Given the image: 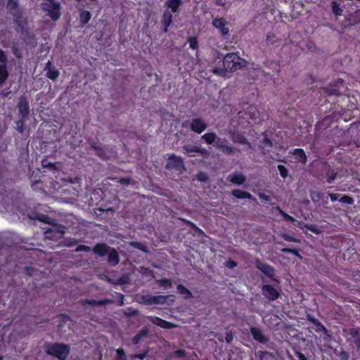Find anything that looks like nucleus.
Here are the masks:
<instances>
[{"label":"nucleus","instance_id":"32","mask_svg":"<svg viewBox=\"0 0 360 360\" xmlns=\"http://www.w3.org/2000/svg\"><path fill=\"white\" fill-rule=\"evenodd\" d=\"M340 200L347 204H352L353 202L352 199L349 196H343Z\"/></svg>","mask_w":360,"mask_h":360},{"label":"nucleus","instance_id":"52","mask_svg":"<svg viewBox=\"0 0 360 360\" xmlns=\"http://www.w3.org/2000/svg\"><path fill=\"white\" fill-rule=\"evenodd\" d=\"M0 360H3V358L0 356Z\"/></svg>","mask_w":360,"mask_h":360},{"label":"nucleus","instance_id":"29","mask_svg":"<svg viewBox=\"0 0 360 360\" xmlns=\"http://www.w3.org/2000/svg\"><path fill=\"white\" fill-rule=\"evenodd\" d=\"M189 46L192 49H196L198 47V41L195 38H190L189 40Z\"/></svg>","mask_w":360,"mask_h":360},{"label":"nucleus","instance_id":"34","mask_svg":"<svg viewBox=\"0 0 360 360\" xmlns=\"http://www.w3.org/2000/svg\"><path fill=\"white\" fill-rule=\"evenodd\" d=\"M165 297L163 296H158L154 297V302L156 303H163L165 302Z\"/></svg>","mask_w":360,"mask_h":360},{"label":"nucleus","instance_id":"26","mask_svg":"<svg viewBox=\"0 0 360 360\" xmlns=\"http://www.w3.org/2000/svg\"><path fill=\"white\" fill-rule=\"evenodd\" d=\"M58 75L59 72L55 69L49 68L46 72L47 77L53 80L56 79L58 77Z\"/></svg>","mask_w":360,"mask_h":360},{"label":"nucleus","instance_id":"46","mask_svg":"<svg viewBox=\"0 0 360 360\" xmlns=\"http://www.w3.org/2000/svg\"><path fill=\"white\" fill-rule=\"evenodd\" d=\"M213 72H214V74L221 75L223 71L221 70H219V69H214Z\"/></svg>","mask_w":360,"mask_h":360},{"label":"nucleus","instance_id":"39","mask_svg":"<svg viewBox=\"0 0 360 360\" xmlns=\"http://www.w3.org/2000/svg\"><path fill=\"white\" fill-rule=\"evenodd\" d=\"M17 127L18 129L20 132L22 131V127H23V122L22 121H18L17 122Z\"/></svg>","mask_w":360,"mask_h":360},{"label":"nucleus","instance_id":"19","mask_svg":"<svg viewBox=\"0 0 360 360\" xmlns=\"http://www.w3.org/2000/svg\"><path fill=\"white\" fill-rule=\"evenodd\" d=\"M181 4V0H167V5L172 13H176Z\"/></svg>","mask_w":360,"mask_h":360},{"label":"nucleus","instance_id":"3","mask_svg":"<svg viewBox=\"0 0 360 360\" xmlns=\"http://www.w3.org/2000/svg\"><path fill=\"white\" fill-rule=\"evenodd\" d=\"M41 6L43 10L47 12V15L50 16L53 20H56L59 18L60 13L58 3L56 2L54 0H44Z\"/></svg>","mask_w":360,"mask_h":360},{"label":"nucleus","instance_id":"25","mask_svg":"<svg viewBox=\"0 0 360 360\" xmlns=\"http://www.w3.org/2000/svg\"><path fill=\"white\" fill-rule=\"evenodd\" d=\"M231 137L235 143H238L241 144L246 143V139L243 137V135L238 133H233Z\"/></svg>","mask_w":360,"mask_h":360},{"label":"nucleus","instance_id":"21","mask_svg":"<svg viewBox=\"0 0 360 360\" xmlns=\"http://www.w3.org/2000/svg\"><path fill=\"white\" fill-rule=\"evenodd\" d=\"M108 261L112 264L115 265L118 263V255L115 250H109L108 252Z\"/></svg>","mask_w":360,"mask_h":360},{"label":"nucleus","instance_id":"2","mask_svg":"<svg viewBox=\"0 0 360 360\" xmlns=\"http://www.w3.org/2000/svg\"><path fill=\"white\" fill-rule=\"evenodd\" d=\"M223 65L226 70L232 72L244 66L245 60L235 53H230L224 57Z\"/></svg>","mask_w":360,"mask_h":360},{"label":"nucleus","instance_id":"24","mask_svg":"<svg viewBox=\"0 0 360 360\" xmlns=\"http://www.w3.org/2000/svg\"><path fill=\"white\" fill-rule=\"evenodd\" d=\"M91 19V13L86 11H82L79 15V20L82 23L86 24Z\"/></svg>","mask_w":360,"mask_h":360},{"label":"nucleus","instance_id":"43","mask_svg":"<svg viewBox=\"0 0 360 360\" xmlns=\"http://www.w3.org/2000/svg\"><path fill=\"white\" fill-rule=\"evenodd\" d=\"M120 182L121 184H129V179H121L120 180Z\"/></svg>","mask_w":360,"mask_h":360},{"label":"nucleus","instance_id":"47","mask_svg":"<svg viewBox=\"0 0 360 360\" xmlns=\"http://www.w3.org/2000/svg\"><path fill=\"white\" fill-rule=\"evenodd\" d=\"M77 250H84L87 251V250H89V248L87 247V246H82V247L79 248Z\"/></svg>","mask_w":360,"mask_h":360},{"label":"nucleus","instance_id":"28","mask_svg":"<svg viewBox=\"0 0 360 360\" xmlns=\"http://www.w3.org/2000/svg\"><path fill=\"white\" fill-rule=\"evenodd\" d=\"M177 290L179 293L184 295L185 297H188L191 295L190 292L186 288L181 285H178Z\"/></svg>","mask_w":360,"mask_h":360},{"label":"nucleus","instance_id":"6","mask_svg":"<svg viewBox=\"0 0 360 360\" xmlns=\"http://www.w3.org/2000/svg\"><path fill=\"white\" fill-rule=\"evenodd\" d=\"M212 25L215 28L219 30L221 34H227L229 33V27L227 22L223 18H216L212 21Z\"/></svg>","mask_w":360,"mask_h":360},{"label":"nucleus","instance_id":"9","mask_svg":"<svg viewBox=\"0 0 360 360\" xmlns=\"http://www.w3.org/2000/svg\"><path fill=\"white\" fill-rule=\"evenodd\" d=\"M150 321L158 326H160L162 328H174L175 327V326L169 322H167L166 321H164L158 317H156V316H151L149 318Z\"/></svg>","mask_w":360,"mask_h":360},{"label":"nucleus","instance_id":"35","mask_svg":"<svg viewBox=\"0 0 360 360\" xmlns=\"http://www.w3.org/2000/svg\"><path fill=\"white\" fill-rule=\"evenodd\" d=\"M146 335V333H140V334L136 335L134 338V340H133L135 344H137V343L139 342V341L140 338H141L143 335Z\"/></svg>","mask_w":360,"mask_h":360},{"label":"nucleus","instance_id":"16","mask_svg":"<svg viewBox=\"0 0 360 360\" xmlns=\"http://www.w3.org/2000/svg\"><path fill=\"white\" fill-rule=\"evenodd\" d=\"M172 18V14L170 11H165L163 15L162 24L165 26L164 32H167Z\"/></svg>","mask_w":360,"mask_h":360},{"label":"nucleus","instance_id":"38","mask_svg":"<svg viewBox=\"0 0 360 360\" xmlns=\"http://www.w3.org/2000/svg\"><path fill=\"white\" fill-rule=\"evenodd\" d=\"M198 179L201 181H205L207 179V175L204 173H200L198 174Z\"/></svg>","mask_w":360,"mask_h":360},{"label":"nucleus","instance_id":"13","mask_svg":"<svg viewBox=\"0 0 360 360\" xmlns=\"http://www.w3.org/2000/svg\"><path fill=\"white\" fill-rule=\"evenodd\" d=\"M225 142H226L225 140H222L221 139H217L215 140V141L214 143V146L215 147L221 148L223 150V152L229 153L232 151V149L231 147L227 146L225 144Z\"/></svg>","mask_w":360,"mask_h":360},{"label":"nucleus","instance_id":"40","mask_svg":"<svg viewBox=\"0 0 360 360\" xmlns=\"http://www.w3.org/2000/svg\"><path fill=\"white\" fill-rule=\"evenodd\" d=\"M146 356V354H140L131 356V359H134L135 358H139L141 359H143Z\"/></svg>","mask_w":360,"mask_h":360},{"label":"nucleus","instance_id":"42","mask_svg":"<svg viewBox=\"0 0 360 360\" xmlns=\"http://www.w3.org/2000/svg\"><path fill=\"white\" fill-rule=\"evenodd\" d=\"M264 148L267 147L269 146H271V143L269 139H266L265 137H264Z\"/></svg>","mask_w":360,"mask_h":360},{"label":"nucleus","instance_id":"27","mask_svg":"<svg viewBox=\"0 0 360 360\" xmlns=\"http://www.w3.org/2000/svg\"><path fill=\"white\" fill-rule=\"evenodd\" d=\"M116 353L117 356L115 360H127L125 353L122 349H117Z\"/></svg>","mask_w":360,"mask_h":360},{"label":"nucleus","instance_id":"12","mask_svg":"<svg viewBox=\"0 0 360 360\" xmlns=\"http://www.w3.org/2000/svg\"><path fill=\"white\" fill-rule=\"evenodd\" d=\"M251 333L256 340L262 343L266 341V337L262 334V331L259 328H252Z\"/></svg>","mask_w":360,"mask_h":360},{"label":"nucleus","instance_id":"51","mask_svg":"<svg viewBox=\"0 0 360 360\" xmlns=\"http://www.w3.org/2000/svg\"><path fill=\"white\" fill-rule=\"evenodd\" d=\"M311 230L312 231H314V232H316V230H315V229H311Z\"/></svg>","mask_w":360,"mask_h":360},{"label":"nucleus","instance_id":"15","mask_svg":"<svg viewBox=\"0 0 360 360\" xmlns=\"http://www.w3.org/2000/svg\"><path fill=\"white\" fill-rule=\"evenodd\" d=\"M18 108L20 113L25 117L29 112V105L27 101L24 98H21L18 103Z\"/></svg>","mask_w":360,"mask_h":360},{"label":"nucleus","instance_id":"23","mask_svg":"<svg viewBox=\"0 0 360 360\" xmlns=\"http://www.w3.org/2000/svg\"><path fill=\"white\" fill-rule=\"evenodd\" d=\"M233 195L237 198H250V194L246 191H243L240 190H234L232 192Z\"/></svg>","mask_w":360,"mask_h":360},{"label":"nucleus","instance_id":"44","mask_svg":"<svg viewBox=\"0 0 360 360\" xmlns=\"http://www.w3.org/2000/svg\"><path fill=\"white\" fill-rule=\"evenodd\" d=\"M283 215H284V217L285 219L289 220V221H294L293 218L291 216L286 214H283Z\"/></svg>","mask_w":360,"mask_h":360},{"label":"nucleus","instance_id":"41","mask_svg":"<svg viewBox=\"0 0 360 360\" xmlns=\"http://www.w3.org/2000/svg\"><path fill=\"white\" fill-rule=\"evenodd\" d=\"M236 266V264L233 261H229L226 262V266H228L229 268H233Z\"/></svg>","mask_w":360,"mask_h":360},{"label":"nucleus","instance_id":"33","mask_svg":"<svg viewBox=\"0 0 360 360\" xmlns=\"http://www.w3.org/2000/svg\"><path fill=\"white\" fill-rule=\"evenodd\" d=\"M131 245L134 246V248H139V249H141L142 250H145V246L140 243H137V242H134L131 243Z\"/></svg>","mask_w":360,"mask_h":360},{"label":"nucleus","instance_id":"45","mask_svg":"<svg viewBox=\"0 0 360 360\" xmlns=\"http://www.w3.org/2000/svg\"><path fill=\"white\" fill-rule=\"evenodd\" d=\"M333 11L334 13L336 14V15H340V9L339 8H338L337 9L335 8V6L333 7Z\"/></svg>","mask_w":360,"mask_h":360},{"label":"nucleus","instance_id":"11","mask_svg":"<svg viewBox=\"0 0 360 360\" xmlns=\"http://www.w3.org/2000/svg\"><path fill=\"white\" fill-rule=\"evenodd\" d=\"M64 229L63 228H58V227H53V229H51L50 232L47 231L46 232V238H49L50 236L49 235H53V236L54 238H56V239H59L64 234L65 231L63 230Z\"/></svg>","mask_w":360,"mask_h":360},{"label":"nucleus","instance_id":"30","mask_svg":"<svg viewBox=\"0 0 360 360\" xmlns=\"http://www.w3.org/2000/svg\"><path fill=\"white\" fill-rule=\"evenodd\" d=\"M278 169H279L280 174L281 175V176L285 177L288 175V171L283 166L279 165Z\"/></svg>","mask_w":360,"mask_h":360},{"label":"nucleus","instance_id":"22","mask_svg":"<svg viewBox=\"0 0 360 360\" xmlns=\"http://www.w3.org/2000/svg\"><path fill=\"white\" fill-rule=\"evenodd\" d=\"M203 140L208 144L214 143L216 140V135L214 133H206L202 137Z\"/></svg>","mask_w":360,"mask_h":360},{"label":"nucleus","instance_id":"5","mask_svg":"<svg viewBox=\"0 0 360 360\" xmlns=\"http://www.w3.org/2000/svg\"><path fill=\"white\" fill-rule=\"evenodd\" d=\"M167 167L169 169H174L180 171L184 167L183 160L181 158L174 155H171L168 158Z\"/></svg>","mask_w":360,"mask_h":360},{"label":"nucleus","instance_id":"7","mask_svg":"<svg viewBox=\"0 0 360 360\" xmlns=\"http://www.w3.org/2000/svg\"><path fill=\"white\" fill-rule=\"evenodd\" d=\"M262 291L264 295L269 299L271 300H274L278 297V292L275 288L271 287L269 285H266L263 287Z\"/></svg>","mask_w":360,"mask_h":360},{"label":"nucleus","instance_id":"4","mask_svg":"<svg viewBox=\"0 0 360 360\" xmlns=\"http://www.w3.org/2000/svg\"><path fill=\"white\" fill-rule=\"evenodd\" d=\"M6 56L4 52L0 50V86L6 81L8 77V72L6 68Z\"/></svg>","mask_w":360,"mask_h":360},{"label":"nucleus","instance_id":"53","mask_svg":"<svg viewBox=\"0 0 360 360\" xmlns=\"http://www.w3.org/2000/svg\"><path fill=\"white\" fill-rule=\"evenodd\" d=\"M11 4V0H10V1H9V4Z\"/></svg>","mask_w":360,"mask_h":360},{"label":"nucleus","instance_id":"10","mask_svg":"<svg viewBox=\"0 0 360 360\" xmlns=\"http://www.w3.org/2000/svg\"><path fill=\"white\" fill-rule=\"evenodd\" d=\"M228 179L233 184L238 185L242 184L245 180V176L241 173H235L229 175Z\"/></svg>","mask_w":360,"mask_h":360},{"label":"nucleus","instance_id":"14","mask_svg":"<svg viewBox=\"0 0 360 360\" xmlns=\"http://www.w3.org/2000/svg\"><path fill=\"white\" fill-rule=\"evenodd\" d=\"M257 266L258 269L269 276L272 277L274 276V269L269 265L258 262Z\"/></svg>","mask_w":360,"mask_h":360},{"label":"nucleus","instance_id":"17","mask_svg":"<svg viewBox=\"0 0 360 360\" xmlns=\"http://www.w3.org/2000/svg\"><path fill=\"white\" fill-rule=\"evenodd\" d=\"M186 153L191 155L193 153H201L202 155L207 153L206 150L202 151L200 148L196 146L186 145L184 147Z\"/></svg>","mask_w":360,"mask_h":360},{"label":"nucleus","instance_id":"31","mask_svg":"<svg viewBox=\"0 0 360 360\" xmlns=\"http://www.w3.org/2000/svg\"><path fill=\"white\" fill-rule=\"evenodd\" d=\"M184 355H185V352L184 350H181V349L176 350L174 353V356H175V357H183V356H184Z\"/></svg>","mask_w":360,"mask_h":360},{"label":"nucleus","instance_id":"1","mask_svg":"<svg viewBox=\"0 0 360 360\" xmlns=\"http://www.w3.org/2000/svg\"><path fill=\"white\" fill-rule=\"evenodd\" d=\"M47 354L58 358L59 360H65L70 352V347L63 344L55 343L46 346Z\"/></svg>","mask_w":360,"mask_h":360},{"label":"nucleus","instance_id":"49","mask_svg":"<svg viewBox=\"0 0 360 360\" xmlns=\"http://www.w3.org/2000/svg\"><path fill=\"white\" fill-rule=\"evenodd\" d=\"M300 358L302 360H307V359L304 357V356L302 354H300Z\"/></svg>","mask_w":360,"mask_h":360},{"label":"nucleus","instance_id":"18","mask_svg":"<svg viewBox=\"0 0 360 360\" xmlns=\"http://www.w3.org/2000/svg\"><path fill=\"white\" fill-rule=\"evenodd\" d=\"M109 250L108 247L105 244H98L94 249V252L101 256L105 255Z\"/></svg>","mask_w":360,"mask_h":360},{"label":"nucleus","instance_id":"36","mask_svg":"<svg viewBox=\"0 0 360 360\" xmlns=\"http://www.w3.org/2000/svg\"><path fill=\"white\" fill-rule=\"evenodd\" d=\"M160 283L162 286H165V287L171 286V281L169 280H167V279L162 280L160 281Z\"/></svg>","mask_w":360,"mask_h":360},{"label":"nucleus","instance_id":"48","mask_svg":"<svg viewBox=\"0 0 360 360\" xmlns=\"http://www.w3.org/2000/svg\"><path fill=\"white\" fill-rule=\"evenodd\" d=\"M335 178V176H329L328 179V183H331Z\"/></svg>","mask_w":360,"mask_h":360},{"label":"nucleus","instance_id":"37","mask_svg":"<svg viewBox=\"0 0 360 360\" xmlns=\"http://www.w3.org/2000/svg\"><path fill=\"white\" fill-rule=\"evenodd\" d=\"M233 338V335L231 332H228L226 335L225 340L227 342H230Z\"/></svg>","mask_w":360,"mask_h":360},{"label":"nucleus","instance_id":"20","mask_svg":"<svg viewBox=\"0 0 360 360\" xmlns=\"http://www.w3.org/2000/svg\"><path fill=\"white\" fill-rule=\"evenodd\" d=\"M292 154L302 163H304L307 156L302 149L297 148L293 150Z\"/></svg>","mask_w":360,"mask_h":360},{"label":"nucleus","instance_id":"50","mask_svg":"<svg viewBox=\"0 0 360 360\" xmlns=\"http://www.w3.org/2000/svg\"><path fill=\"white\" fill-rule=\"evenodd\" d=\"M283 251H284V252H290V250H288V249H283Z\"/></svg>","mask_w":360,"mask_h":360},{"label":"nucleus","instance_id":"8","mask_svg":"<svg viewBox=\"0 0 360 360\" xmlns=\"http://www.w3.org/2000/svg\"><path fill=\"white\" fill-rule=\"evenodd\" d=\"M191 127L193 131L200 134L205 129L206 124L200 119H194L191 124Z\"/></svg>","mask_w":360,"mask_h":360}]
</instances>
